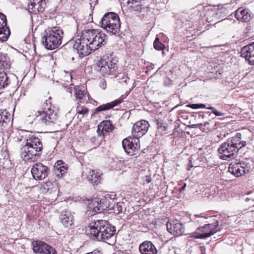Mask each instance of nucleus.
Returning a JSON list of instances; mask_svg holds the SVG:
<instances>
[{
    "label": "nucleus",
    "mask_w": 254,
    "mask_h": 254,
    "mask_svg": "<svg viewBox=\"0 0 254 254\" xmlns=\"http://www.w3.org/2000/svg\"><path fill=\"white\" fill-rule=\"evenodd\" d=\"M89 233L99 241H102L110 245L116 242V228L107 221L96 220L92 221L89 225Z\"/></svg>",
    "instance_id": "f257e3e1"
},
{
    "label": "nucleus",
    "mask_w": 254,
    "mask_h": 254,
    "mask_svg": "<svg viewBox=\"0 0 254 254\" xmlns=\"http://www.w3.org/2000/svg\"><path fill=\"white\" fill-rule=\"evenodd\" d=\"M42 149L43 144L41 140L34 135L29 136L21 149V158L25 161L34 162L37 157L40 156Z\"/></svg>",
    "instance_id": "f03ea898"
},
{
    "label": "nucleus",
    "mask_w": 254,
    "mask_h": 254,
    "mask_svg": "<svg viewBox=\"0 0 254 254\" xmlns=\"http://www.w3.org/2000/svg\"><path fill=\"white\" fill-rule=\"evenodd\" d=\"M35 121L43 126H52L58 120L57 111L51 103L46 100L43 105L42 110L35 113Z\"/></svg>",
    "instance_id": "7ed1b4c3"
},
{
    "label": "nucleus",
    "mask_w": 254,
    "mask_h": 254,
    "mask_svg": "<svg viewBox=\"0 0 254 254\" xmlns=\"http://www.w3.org/2000/svg\"><path fill=\"white\" fill-rule=\"evenodd\" d=\"M63 35V31L59 27L48 28L42 38V44L49 50L56 49L62 44Z\"/></svg>",
    "instance_id": "20e7f679"
},
{
    "label": "nucleus",
    "mask_w": 254,
    "mask_h": 254,
    "mask_svg": "<svg viewBox=\"0 0 254 254\" xmlns=\"http://www.w3.org/2000/svg\"><path fill=\"white\" fill-rule=\"evenodd\" d=\"M117 62V61L113 59L111 54H106L95 65V68L103 76L114 75L118 69Z\"/></svg>",
    "instance_id": "39448f33"
},
{
    "label": "nucleus",
    "mask_w": 254,
    "mask_h": 254,
    "mask_svg": "<svg viewBox=\"0 0 254 254\" xmlns=\"http://www.w3.org/2000/svg\"><path fill=\"white\" fill-rule=\"evenodd\" d=\"M84 38L89 42V47L93 52L106 43L107 36L104 33L95 29H88L83 31Z\"/></svg>",
    "instance_id": "423d86ee"
},
{
    "label": "nucleus",
    "mask_w": 254,
    "mask_h": 254,
    "mask_svg": "<svg viewBox=\"0 0 254 254\" xmlns=\"http://www.w3.org/2000/svg\"><path fill=\"white\" fill-rule=\"evenodd\" d=\"M101 27L108 32L116 34L120 31L121 23L117 14L113 12L105 13L100 21Z\"/></svg>",
    "instance_id": "0eeeda50"
},
{
    "label": "nucleus",
    "mask_w": 254,
    "mask_h": 254,
    "mask_svg": "<svg viewBox=\"0 0 254 254\" xmlns=\"http://www.w3.org/2000/svg\"><path fill=\"white\" fill-rule=\"evenodd\" d=\"M219 225L218 221L214 223L204 225L201 227L197 228L196 230L191 234L190 237L195 239H204L216 233L217 227Z\"/></svg>",
    "instance_id": "6e6552de"
},
{
    "label": "nucleus",
    "mask_w": 254,
    "mask_h": 254,
    "mask_svg": "<svg viewBox=\"0 0 254 254\" xmlns=\"http://www.w3.org/2000/svg\"><path fill=\"white\" fill-rule=\"evenodd\" d=\"M217 151L219 158L223 160L234 159L238 152L227 139L220 145Z\"/></svg>",
    "instance_id": "1a4fd4ad"
},
{
    "label": "nucleus",
    "mask_w": 254,
    "mask_h": 254,
    "mask_svg": "<svg viewBox=\"0 0 254 254\" xmlns=\"http://www.w3.org/2000/svg\"><path fill=\"white\" fill-rule=\"evenodd\" d=\"M122 146L125 152L130 156L135 154V152L140 149V141L137 137L129 136L122 141Z\"/></svg>",
    "instance_id": "9d476101"
},
{
    "label": "nucleus",
    "mask_w": 254,
    "mask_h": 254,
    "mask_svg": "<svg viewBox=\"0 0 254 254\" xmlns=\"http://www.w3.org/2000/svg\"><path fill=\"white\" fill-rule=\"evenodd\" d=\"M110 199L106 197H103L100 199L95 198L92 200L88 207L89 210L92 211L94 214L101 213L110 207Z\"/></svg>",
    "instance_id": "9b49d317"
},
{
    "label": "nucleus",
    "mask_w": 254,
    "mask_h": 254,
    "mask_svg": "<svg viewBox=\"0 0 254 254\" xmlns=\"http://www.w3.org/2000/svg\"><path fill=\"white\" fill-rule=\"evenodd\" d=\"M73 47L81 58L87 56L93 52L89 47V42H87L86 39L84 38L83 35L82 37L75 41Z\"/></svg>",
    "instance_id": "f8f14e48"
},
{
    "label": "nucleus",
    "mask_w": 254,
    "mask_h": 254,
    "mask_svg": "<svg viewBox=\"0 0 254 254\" xmlns=\"http://www.w3.org/2000/svg\"><path fill=\"white\" fill-rule=\"evenodd\" d=\"M73 47L81 58L87 56L93 52L89 47V42H87L86 39L84 38L83 35L82 37L75 41Z\"/></svg>",
    "instance_id": "ddd939ff"
},
{
    "label": "nucleus",
    "mask_w": 254,
    "mask_h": 254,
    "mask_svg": "<svg viewBox=\"0 0 254 254\" xmlns=\"http://www.w3.org/2000/svg\"><path fill=\"white\" fill-rule=\"evenodd\" d=\"M251 166L247 162L231 163L229 165V171L235 176L238 177L248 172Z\"/></svg>",
    "instance_id": "4468645a"
},
{
    "label": "nucleus",
    "mask_w": 254,
    "mask_h": 254,
    "mask_svg": "<svg viewBox=\"0 0 254 254\" xmlns=\"http://www.w3.org/2000/svg\"><path fill=\"white\" fill-rule=\"evenodd\" d=\"M31 172L34 180L41 181L48 176L49 169L47 166L41 163H38L33 166Z\"/></svg>",
    "instance_id": "2eb2a0df"
},
{
    "label": "nucleus",
    "mask_w": 254,
    "mask_h": 254,
    "mask_svg": "<svg viewBox=\"0 0 254 254\" xmlns=\"http://www.w3.org/2000/svg\"><path fill=\"white\" fill-rule=\"evenodd\" d=\"M32 246L35 253L57 254V252L55 248L42 241H33L32 243Z\"/></svg>",
    "instance_id": "dca6fc26"
},
{
    "label": "nucleus",
    "mask_w": 254,
    "mask_h": 254,
    "mask_svg": "<svg viewBox=\"0 0 254 254\" xmlns=\"http://www.w3.org/2000/svg\"><path fill=\"white\" fill-rule=\"evenodd\" d=\"M149 127V123L145 120H141L134 124L132 128L133 136L139 138L146 134Z\"/></svg>",
    "instance_id": "f3484780"
},
{
    "label": "nucleus",
    "mask_w": 254,
    "mask_h": 254,
    "mask_svg": "<svg viewBox=\"0 0 254 254\" xmlns=\"http://www.w3.org/2000/svg\"><path fill=\"white\" fill-rule=\"evenodd\" d=\"M166 227L168 231L174 236H179L183 235L185 232L184 227L182 223L177 220L168 222Z\"/></svg>",
    "instance_id": "a211bd4d"
},
{
    "label": "nucleus",
    "mask_w": 254,
    "mask_h": 254,
    "mask_svg": "<svg viewBox=\"0 0 254 254\" xmlns=\"http://www.w3.org/2000/svg\"><path fill=\"white\" fill-rule=\"evenodd\" d=\"M6 22V16L0 12V41L1 42L6 41L10 34Z\"/></svg>",
    "instance_id": "6ab92c4d"
},
{
    "label": "nucleus",
    "mask_w": 254,
    "mask_h": 254,
    "mask_svg": "<svg viewBox=\"0 0 254 254\" xmlns=\"http://www.w3.org/2000/svg\"><path fill=\"white\" fill-rule=\"evenodd\" d=\"M241 57L245 58L249 64H254V42L247 45L241 49Z\"/></svg>",
    "instance_id": "aec40b11"
},
{
    "label": "nucleus",
    "mask_w": 254,
    "mask_h": 254,
    "mask_svg": "<svg viewBox=\"0 0 254 254\" xmlns=\"http://www.w3.org/2000/svg\"><path fill=\"white\" fill-rule=\"evenodd\" d=\"M46 0H29L28 5V11L30 13H42L44 11Z\"/></svg>",
    "instance_id": "412c9836"
},
{
    "label": "nucleus",
    "mask_w": 254,
    "mask_h": 254,
    "mask_svg": "<svg viewBox=\"0 0 254 254\" xmlns=\"http://www.w3.org/2000/svg\"><path fill=\"white\" fill-rule=\"evenodd\" d=\"M74 214L69 211L62 212L60 215V220L61 223L65 227L72 228L74 225Z\"/></svg>",
    "instance_id": "4be33fe9"
},
{
    "label": "nucleus",
    "mask_w": 254,
    "mask_h": 254,
    "mask_svg": "<svg viewBox=\"0 0 254 254\" xmlns=\"http://www.w3.org/2000/svg\"><path fill=\"white\" fill-rule=\"evenodd\" d=\"M114 128V126L111 121H103L98 126L97 132L99 136L103 137L106 134L111 132Z\"/></svg>",
    "instance_id": "5701e85b"
},
{
    "label": "nucleus",
    "mask_w": 254,
    "mask_h": 254,
    "mask_svg": "<svg viewBox=\"0 0 254 254\" xmlns=\"http://www.w3.org/2000/svg\"><path fill=\"white\" fill-rule=\"evenodd\" d=\"M141 254H158V250L153 243L150 241H145L139 247Z\"/></svg>",
    "instance_id": "b1692460"
},
{
    "label": "nucleus",
    "mask_w": 254,
    "mask_h": 254,
    "mask_svg": "<svg viewBox=\"0 0 254 254\" xmlns=\"http://www.w3.org/2000/svg\"><path fill=\"white\" fill-rule=\"evenodd\" d=\"M252 13L249 9L240 7L235 12V17L240 21L243 22H249L252 17Z\"/></svg>",
    "instance_id": "393cba45"
},
{
    "label": "nucleus",
    "mask_w": 254,
    "mask_h": 254,
    "mask_svg": "<svg viewBox=\"0 0 254 254\" xmlns=\"http://www.w3.org/2000/svg\"><path fill=\"white\" fill-rule=\"evenodd\" d=\"M227 140L238 152L247 144L246 141L242 140V134L240 132H237L235 136L228 138Z\"/></svg>",
    "instance_id": "a878e982"
},
{
    "label": "nucleus",
    "mask_w": 254,
    "mask_h": 254,
    "mask_svg": "<svg viewBox=\"0 0 254 254\" xmlns=\"http://www.w3.org/2000/svg\"><path fill=\"white\" fill-rule=\"evenodd\" d=\"M127 3L133 11H142L147 7L146 0H127Z\"/></svg>",
    "instance_id": "bb28decb"
},
{
    "label": "nucleus",
    "mask_w": 254,
    "mask_h": 254,
    "mask_svg": "<svg viewBox=\"0 0 254 254\" xmlns=\"http://www.w3.org/2000/svg\"><path fill=\"white\" fill-rule=\"evenodd\" d=\"M82 176L86 177L87 180L92 184H97L100 180V176L98 173L90 169H86L85 171L82 173Z\"/></svg>",
    "instance_id": "cd10ccee"
},
{
    "label": "nucleus",
    "mask_w": 254,
    "mask_h": 254,
    "mask_svg": "<svg viewBox=\"0 0 254 254\" xmlns=\"http://www.w3.org/2000/svg\"><path fill=\"white\" fill-rule=\"evenodd\" d=\"M222 9L218 8H209L206 13V19L209 22L216 21L219 19L222 14Z\"/></svg>",
    "instance_id": "c85d7f7f"
},
{
    "label": "nucleus",
    "mask_w": 254,
    "mask_h": 254,
    "mask_svg": "<svg viewBox=\"0 0 254 254\" xmlns=\"http://www.w3.org/2000/svg\"><path fill=\"white\" fill-rule=\"evenodd\" d=\"M123 102V98L115 100L110 103L102 104L95 109V113L111 109Z\"/></svg>",
    "instance_id": "c756f323"
},
{
    "label": "nucleus",
    "mask_w": 254,
    "mask_h": 254,
    "mask_svg": "<svg viewBox=\"0 0 254 254\" xmlns=\"http://www.w3.org/2000/svg\"><path fill=\"white\" fill-rule=\"evenodd\" d=\"M10 66V60L6 54L0 52V68L8 69Z\"/></svg>",
    "instance_id": "7c9ffc66"
},
{
    "label": "nucleus",
    "mask_w": 254,
    "mask_h": 254,
    "mask_svg": "<svg viewBox=\"0 0 254 254\" xmlns=\"http://www.w3.org/2000/svg\"><path fill=\"white\" fill-rule=\"evenodd\" d=\"M8 77L5 72H0V89H2L6 86L8 84Z\"/></svg>",
    "instance_id": "2f4dec72"
},
{
    "label": "nucleus",
    "mask_w": 254,
    "mask_h": 254,
    "mask_svg": "<svg viewBox=\"0 0 254 254\" xmlns=\"http://www.w3.org/2000/svg\"><path fill=\"white\" fill-rule=\"evenodd\" d=\"M199 108H206L207 109L210 110L212 111V113L216 116H223L225 115V113L221 112L218 111L214 107L210 106L208 107H206L205 105L203 104H199Z\"/></svg>",
    "instance_id": "473e14b6"
},
{
    "label": "nucleus",
    "mask_w": 254,
    "mask_h": 254,
    "mask_svg": "<svg viewBox=\"0 0 254 254\" xmlns=\"http://www.w3.org/2000/svg\"><path fill=\"white\" fill-rule=\"evenodd\" d=\"M88 111H89V110L88 109H87L86 107H84V106H78L76 108V112H77V114H78L79 115H81V117L80 118H82L83 117V116L84 115H85L86 114H87L88 113Z\"/></svg>",
    "instance_id": "72a5a7b5"
},
{
    "label": "nucleus",
    "mask_w": 254,
    "mask_h": 254,
    "mask_svg": "<svg viewBox=\"0 0 254 254\" xmlns=\"http://www.w3.org/2000/svg\"><path fill=\"white\" fill-rule=\"evenodd\" d=\"M154 48L158 51L162 50L164 49L165 46L161 42L159 41V39L156 37L153 43Z\"/></svg>",
    "instance_id": "f704fd0d"
},
{
    "label": "nucleus",
    "mask_w": 254,
    "mask_h": 254,
    "mask_svg": "<svg viewBox=\"0 0 254 254\" xmlns=\"http://www.w3.org/2000/svg\"><path fill=\"white\" fill-rule=\"evenodd\" d=\"M60 169H59L57 171L55 172V174L57 175L58 176H61L62 177L63 175L65 174L66 173L67 170V165L65 164V165H64V166H62V167Z\"/></svg>",
    "instance_id": "c9c22d12"
},
{
    "label": "nucleus",
    "mask_w": 254,
    "mask_h": 254,
    "mask_svg": "<svg viewBox=\"0 0 254 254\" xmlns=\"http://www.w3.org/2000/svg\"><path fill=\"white\" fill-rule=\"evenodd\" d=\"M1 114H2L3 119H4V123L9 122L10 118V114L5 109H1Z\"/></svg>",
    "instance_id": "e433bc0d"
},
{
    "label": "nucleus",
    "mask_w": 254,
    "mask_h": 254,
    "mask_svg": "<svg viewBox=\"0 0 254 254\" xmlns=\"http://www.w3.org/2000/svg\"><path fill=\"white\" fill-rule=\"evenodd\" d=\"M65 163L62 160H58L57 161L54 166V171L55 172L57 171L59 168H61L62 166H64V165H65Z\"/></svg>",
    "instance_id": "4c0bfd02"
},
{
    "label": "nucleus",
    "mask_w": 254,
    "mask_h": 254,
    "mask_svg": "<svg viewBox=\"0 0 254 254\" xmlns=\"http://www.w3.org/2000/svg\"><path fill=\"white\" fill-rule=\"evenodd\" d=\"M202 217V216H199L198 215H194L190 218V220L193 222H196L198 224H201L202 222L201 220Z\"/></svg>",
    "instance_id": "58836bf2"
},
{
    "label": "nucleus",
    "mask_w": 254,
    "mask_h": 254,
    "mask_svg": "<svg viewBox=\"0 0 254 254\" xmlns=\"http://www.w3.org/2000/svg\"><path fill=\"white\" fill-rule=\"evenodd\" d=\"M76 98H78L79 100H82L83 99L84 97H85V94L83 93V91L79 90L75 93Z\"/></svg>",
    "instance_id": "ea45409f"
},
{
    "label": "nucleus",
    "mask_w": 254,
    "mask_h": 254,
    "mask_svg": "<svg viewBox=\"0 0 254 254\" xmlns=\"http://www.w3.org/2000/svg\"><path fill=\"white\" fill-rule=\"evenodd\" d=\"M187 107L191 108L193 109H199V104H192L187 105Z\"/></svg>",
    "instance_id": "a19ab883"
},
{
    "label": "nucleus",
    "mask_w": 254,
    "mask_h": 254,
    "mask_svg": "<svg viewBox=\"0 0 254 254\" xmlns=\"http://www.w3.org/2000/svg\"><path fill=\"white\" fill-rule=\"evenodd\" d=\"M115 209H117V211H118V213L122 212V211H123L122 206L118 203L116 204V206H115Z\"/></svg>",
    "instance_id": "79ce46f5"
},
{
    "label": "nucleus",
    "mask_w": 254,
    "mask_h": 254,
    "mask_svg": "<svg viewBox=\"0 0 254 254\" xmlns=\"http://www.w3.org/2000/svg\"><path fill=\"white\" fill-rule=\"evenodd\" d=\"M209 122H205L204 124H203V127H205L206 128V130H208V131H209V130H211V129H212V127H209Z\"/></svg>",
    "instance_id": "37998d69"
},
{
    "label": "nucleus",
    "mask_w": 254,
    "mask_h": 254,
    "mask_svg": "<svg viewBox=\"0 0 254 254\" xmlns=\"http://www.w3.org/2000/svg\"><path fill=\"white\" fill-rule=\"evenodd\" d=\"M4 123V119H3L2 114H1V110H0V125H2Z\"/></svg>",
    "instance_id": "c03bdc74"
},
{
    "label": "nucleus",
    "mask_w": 254,
    "mask_h": 254,
    "mask_svg": "<svg viewBox=\"0 0 254 254\" xmlns=\"http://www.w3.org/2000/svg\"><path fill=\"white\" fill-rule=\"evenodd\" d=\"M201 126H202V124H198L192 125L190 126V127L191 128H195L196 127H199V128H201Z\"/></svg>",
    "instance_id": "a18cd8bd"
},
{
    "label": "nucleus",
    "mask_w": 254,
    "mask_h": 254,
    "mask_svg": "<svg viewBox=\"0 0 254 254\" xmlns=\"http://www.w3.org/2000/svg\"><path fill=\"white\" fill-rule=\"evenodd\" d=\"M158 127L160 128H163V130L166 131L167 128V126L163 125L162 124H160V125H158Z\"/></svg>",
    "instance_id": "49530a36"
},
{
    "label": "nucleus",
    "mask_w": 254,
    "mask_h": 254,
    "mask_svg": "<svg viewBox=\"0 0 254 254\" xmlns=\"http://www.w3.org/2000/svg\"><path fill=\"white\" fill-rule=\"evenodd\" d=\"M129 80V79L128 78V77H124L123 78V80L122 81H120V82H124L125 83H126V84L127 83V81H128Z\"/></svg>",
    "instance_id": "de8ad7c7"
},
{
    "label": "nucleus",
    "mask_w": 254,
    "mask_h": 254,
    "mask_svg": "<svg viewBox=\"0 0 254 254\" xmlns=\"http://www.w3.org/2000/svg\"><path fill=\"white\" fill-rule=\"evenodd\" d=\"M100 86L103 89H105L106 87V83L105 81L100 83Z\"/></svg>",
    "instance_id": "09e8293b"
},
{
    "label": "nucleus",
    "mask_w": 254,
    "mask_h": 254,
    "mask_svg": "<svg viewBox=\"0 0 254 254\" xmlns=\"http://www.w3.org/2000/svg\"><path fill=\"white\" fill-rule=\"evenodd\" d=\"M146 182L147 183H149L151 182V179L150 177H146Z\"/></svg>",
    "instance_id": "8fccbe9b"
},
{
    "label": "nucleus",
    "mask_w": 254,
    "mask_h": 254,
    "mask_svg": "<svg viewBox=\"0 0 254 254\" xmlns=\"http://www.w3.org/2000/svg\"><path fill=\"white\" fill-rule=\"evenodd\" d=\"M201 130L203 131H207V130H206L205 127H203V124H202V126H201V128H199Z\"/></svg>",
    "instance_id": "3c124183"
},
{
    "label": "nucleus",
    "mask_w": 254,
    "mask_h": 254,
    "mask_svg": "<svg viewBox=\"0 0 254 254\" xmlns=\"http://www.w3.org/2000/svg\"><path fill=\"white\" fill-rule=\"evenodd\" d=\"M186 187V184H185L184 186H183L182 188H181V190H185V188Z\"/></svg>",
    "instance_id": "603ef678"
},
{
    "label": "nucleus",
    "mask_w": 254,
    "mask_h": 254,
    "mask_svg": "<svg viewBox=\"0 0 254 254\" xmlns=\"http://www.w3.org/2000/svg\"><path fill=\"white\" fill-rule=\"evenodd\" d=\"M250 199H251V198H250L247 197V198H246V199H245V200H246V201H248V200H249Z\"/></svg>",
    "instance_id": "864d4df0"
},
{
    "label": "nucleus",
    "mask_w": 254,
    "mask_h": 254,
    "mask_svg": "<svg viewBox=\"0 0 254 254\" xmlns=\"http://www.w3.org/2000/svg\"><path fill=\"white\" fill-rule=\"evenodd\" d=\"M199 116H200V117H202V118H203H203H204V115H200Z\"/></svg>",
    "instance_id": "5fc2aeb1"
}]
</instances>
